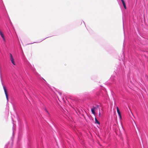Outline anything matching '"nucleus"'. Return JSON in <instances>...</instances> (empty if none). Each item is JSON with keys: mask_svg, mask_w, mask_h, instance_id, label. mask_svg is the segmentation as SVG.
<instances>
[{"mask_svg": "<svg viewBox=\"0 0 148 148\" xmlns=\"http://www.w3.org/2000/svg\"><path fill=\"white\" fill-rule=\"evenodd\" d=\"M10 60L12 63V64L14 65H16V64L14 62L13 57L12 55V54L11 53H10Z\"/></svg>", "mask_w": 148, "mask_h": 148, "instance_id": "1", "label": "nucleus"}, {"mask_svg": "<svg viewBox=\"0 0 148 148\" xmlns=\"http://www.w3.org/2000/svg\"><path fill=\"white\" fill-rule=\"evenodd\" d=\"M0 35L3 39V43L4 44L5 42V37L4 34L0 30Z\"/></svg>", "mask_w": 148, "mask_h": 148, "instance_id": "2", "label": "nucleus"}, {"mask_svg": "<svg viewBox=\"0 0 148 148\" xmlns=\"http://www.w3.org/2000/svg\"><path fill=\"white\" fill-rule=\"evenodd\" d=\"M116 109H117V113H118V114L119 117V119L120 120H121L122 119L121 116V112H120L119 109L118 107H116Z\"/></svg>", "mask_w": 148, "mask_h": 148, "instance_id": "3", "label": "nucleus"}, {"mask_svg": "<svg viewBox=\"0 0 148 148\" xmlns=\"http://www.w3.org/2000/svg\"><path fill=\"white\" fill-rule=\"evenodd\" d=\"M3 89H4V92H5V95H6L7 100V101H8V95L7 93V90H6V89L5 86H3Z\"/></svg>", "mask_w": 148, "mask_h": 148, "instance_id": "4", "label": "nucleus"}, {"mask_svg": "<svg viewBox=\"0 0 148 148\" xmlns=\"http://www.w3.org/2000/svg\"><path fill=\"white\" fill-rule=\"evenodd\" d=\"M96 107H93V108H92L91 109V112H92V113L93 114H95V111L96 110Z\"/></svg>", "mask_w": 148, "mask_h": 148, "instance_id": "5", "label": "nucleus"}, {"mask_svg": "<svg viewBox=\"0 0 148 148\" xmlns=\"http://www.w3.org/2000/svg\"><path fill=\"white\" fill-rule=\"evenodd\" d=\"M121 1L123 5L124 6V7L125 9H126V5H125V2L123 0H121Z\"/></svg>", "mask_w": 148, "mask_h": 148, "instance_id": "6", "label": "nucleus"}, {"mask_svg": "<svg viewBox=\"0 0 148 148\" xmlns=\"http://www.w3.org/2000/svg\"><path fill=\"white\" fill-rule=\"evenodd\" d=\"M95 122L96 123H97V124H100V123H99V122L98 121H97V119L96 118L95 119Z\"/></svg>", "mask_w": 148, "mask_h": 148, "instance_id": "7", "label": "nucleus"}, {"mask_svg": "<svg viewBox=\"0 0 148 148\" xmlns=\"http://www.w3.org/2000/svg\"><path fill=\"white\" fill-rule=\"evenodd\" d=\"M45 110L47 112H47V110L46 109H45Z\"/></svg>", "mask_w": 148, "mask_h": 148, "instance_id": "8", "label": "nucleus"}, {"mask_svg": "<svg viewBox=\"0 0 148 148\" xmlns=\"http://www.w3.org/2000/svg\"><path fill=\"white\" fill-rule=\"evenodd\" d=\"M100 112H99V115L100 116Z\"/></svg>", "mask_w": 148, "mask_h": 148, "instance_id": "9", "label": "nucleus"}]
</instances>
